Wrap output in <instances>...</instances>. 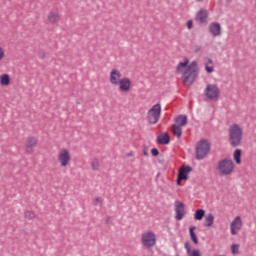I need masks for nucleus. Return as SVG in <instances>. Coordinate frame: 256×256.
Segmentation results:
<instances>
[{
  "mask_svg": "<svg viewBox=\"0 0 256 256\" xmlns=\"http://www.w3.org/2000/svg\"><path fill=\"white\" fill-rule=\"evenodd\" d=\"M126 157H133V153H128V154H126Z\"/></svg>",
  "mask_w": 256,
  "mask_h": 256,
  "instance_id": "38",
  "label": "nucleus"
},
{
  "mask_svg": "<svg viewBox=\"0 0 256 256\" xmlns=\"http://www.w3.org/2000/svg\"><path fill=\"white\" fill-rule=\"evenodd\" d=\"M159 175H161L160 173L157 174V177H159Z\"/></svg>",
  "mask_w": 256,
  "mask_h": 256,
  "instance_id": "39",
  "label": "nucleus"
},
{
  "mask_svg": "<svg viewBox=\"0 0 256 256\" xmlns=\"http://www.w3.org/2000/svg\"><path fill=\"white\" fill-rule=\"evenodd\" d=\"M231 252L233 253V255H238V253H239V244H232Z\"/></svg>",
  "mask_w": 256,
  "mask_h": 256,
  "instance_id": "29",
  "label": "nucleus"
},
{
  "mask_svg": "<svg viewBox=\"0 0 256 256\" xmlns=\"http://www.w3.org/2000/svg\"><path fill=\"white\" fill-rule=\"evenodd\" d=\"M204 95L210 99V101H213L219 97V88L215 84H208L204 91Z\"/></svg>",
  "mask_w": 256,
  "mask_h": 256,
  "instance_id": "7",
  "label": "nucleus"
},
{
  "mask_svg": "<svg viewBox=\"0 0 256 256\" xmlns=\"http://www.w3.org/2000/svg\"><path fill=\"white\" fill-rule=\"evenodd\" d=\"M184 248L186 249V253L188 256H201V254L199 253V250L191 251V244H189V242H186L184 244Z\"/></svg>",
  "mask_w": 256,
  "mask_h": 256,
  "instance_id": "20",
  "label": "nucleus"
},
{
  "mask_svg": "<svg viewBox=\"0 0 256 256\" xmlns=\"http://www.w3.org/2000/svg\"><path fill=\"white\" fill-rule=\"evenodd\" d=\"M241 227H243V222L241 217L237 216L230 224L231 235H237L241 231Z\"/></svg>",
  "mask_w": 256,
  "mask_h": 256,
  "instance_id": "11",
  "label": "nucleus"
},
{
  "mask_svg": "<svg viewBox=\"0 0 256 256\" xmlns=\"http://www.w3.org/2000/svg\"><path fill=\"white\" fill-rule=\"evenodd\" d=\"M215 221V216H213V214H208L205 217V227H212L213 226V222Z\"/></svg>",
  "mask_w": 256,
  "mask_h": 256,
  "instance_id": "22",
  "label": "nucleus"
},
{
  "mask_svg": "<svg viewBox=\"0 0 256 256\" xmlns=\"http://www.w3.org/2000/svg\"><path fill=\"white\" fill-rule=\"evenodd\" d=\"M174 121L178 127H185L187 125V115H179Z\"/></svg>",
  "mask_w": 256,
  "mask_h": 256,
  "instance_id": "18",
  "label": "nucleus"
},
{
  "mask_svg": "<svg viewBox=\"0 0 256 256\" xmlns=\"http://www.w3.org/2000/svg\"><path fill=\"white\" fill-rule=\"evenodd\" d=\"M207 19H209V12L205 9L199 10L195 16V21L200 23V25L207 23Z\"/></svg>",
  "mask_w": 256,
  "mask_h": 256,
  "instance_id": "12",
  "label": "nucleus"
},
{
  "mask_svg": "<svg viewBox=\"0 0 256 256\" xmlns=\"http://www.w3.org/2000/svg\"><path fill=\"white\" fill-rule=\"evenodd\" d=\"M229 144L231 147H239L243 141V129L238 124H232L228 129Z\"/></svg>",
  "mask_w": 256,
  "mask_h": 256,
  "instance_id": "2",
  "label": "nucleus"
},
{
  "mask_svg": "<svg viewBox=\"0 0 256 256\" xmlns=\"http://www.w3.org/2000/svg\"><path fill=\"white\" fill-rule=\"evenodd\" d=\"M91 167L93 171H99V160L97 158L91 161Z\"/></svg>",
  "mask_w": 256,
  "mask_h": 256,
  "instance_id": "27",
  "label": "nucleus"
},
{
  "mask_svg": "<svg viewBox=\"0 0 256 256\" xmlns=\"http://www.w3.org/2000/svg\"><path fill=\"white\" fill-rule=\"evenodd\" d=\"M207 60L209 65H213V60L211 58H208Z\"/></svg>",
  "mask_w": 256,
  "mask_h": 256,
  "instance_id": "37",
  "label": "nucleus"
},
{
  "mask_svg": "<svg viewBox=\"0 0 256 256\" xmlns=\"http://www.w3.org/2000/svg\"><path fill=\"white\" fill-rule=\"evenodd\" d=\"M58 161L61 167H67L69 162L71 161V155L69 154V150L62 149L58 154Z\"/></svg>",
  "mask_w": 256,
  "mask_h": 256,
  "instance_id": "10",
  "label": "nucleus"
},
{
  "mask_svg": "<svg viewBox=\"0 0 256 256\" xmlns=\"http://www.w3.org/2000/svg\"><path fill=\"white\" fill-rule=\"evenodd\" d=\"M24 217L26 219H35V212L27 210L24 212Z\"/></svg>",
  "mask_w": 256,
  "mask_h": 256,
  "instance_id": "28",
  "label": "nucleus"
},
{
  "mask_svg": "<svg viewBox=\"0 0 256 256\" xmlns=\"http://www.w3.org/2000/svg\"><path fill=\"white\" fill-rule=\"evenodd\" d=\"M151 155H152L153 157H158V155H159V150H158L157 148H153V149L151 150Z\"/></svg>",
  "mask_w": 256,
  "mask_h": 256,
  "instance_id": "31",
  "label": "nucleus"
},
{
  "mask_svg": "<svg viewBox=\"0 0 256 256\" xmlns=\"http://www.w3.org/2000/svg\"><path fill=\"white\" fill-rule=\"evenodd\" d=\"M11 83V78L9 77V74H3L0 77V85L7 86Z\"/></svg>",
  "mask_w": 256,
  "mask_h": 256,
  "instance_id": "24",
  "label": "nucleus"
},
{
  "mask_svg": "<svg viewBox=\"0 0 256 256\" xmlns=\"http://www.w3.org/2000/svg\"><path fill=\"white\" fill-rule=\"evenodd\" d=\"M195 229H196L195 226H191V227L189 228V233H190V238H191V240L193 241V243H194L195 245H197V244L199 243V239L197 238V234H195Z\"/></svg>",
  "mask_w": 256,
  "mask_h": 256,
  "instance_id": "21",
  "label": "nucleus"
},
{
  "mask_svg": "<svg viewBox=\"0 0 256 256\" xmlns=\"http://www.w3.org/2000/svg\"><path fill=\"white\" fill-rule=\"evenodd\" d=\"M209 31L212 37H219L221 35V24L219 22H212L209 25Z\"/></svg>",
  "mask_w": 256,
  "mask_h": 256,
  "instance_id": "15",
  "label": "nucleus"
},
{
  "mask_svg": "<svg viewBox=\"0 0 256 256\" xmlns=\"http://www.w3.org/2000/svg\"><path fill=\"white\" fill-rule=\"evenodd\" d=\"M241 149H236L233 154L234 161L237 165H241Z\"/></svg>",
  "mask_w": 256,
  "mask_h": 256,
  "instance_id": "25",
  "label": "nucleus"
},
{
  "mask_svg": "<svg viewBox=\"0 0 256 256\" xmlns=\"http://www.w3.org/2000/svg\"><path fill=\"white\" fill-rule=\"evenodd\" d=\"M143 153H144L145 157H149V152H147V149H144Z\"/></svg>",
  "mask_w": 256,
  "mask_h": 256,
  "instance_id": "36",
  "label": "nucleus"
},
{
  "mask_svg": "<svg viewBox=\"0 0 256 256\" xmlns=\"http://www.w3.org/2000/svg\"><path fill=\"white\" fill-rule=\"evenodd\" d=\"M191 171H193L191 166H182L178 172L177 185H181V181H187Z\"/></svg>",
  "mask_w": 256,
  "mask_h": 256,
  "instance_id": "8",
  "label": "nucleus"
},
{
  "mask_svg": "<svg viewBox=\"0 0 256 256\" xmlns=\"http://www.w3.org/2000/svg\"><path fill=\"white\" fill-rule=\"evenodd\" d=\"M39 57H40V59H45V57H46L45 51L40 50V51H39Z\"/></svg>",
  "mask_w": 256,
  "mask_h": 256,
  "instance_id": "34",
  "label": "nucleus"
},
{
  "mask_svg": "<svg viewBox=\"0 0 256 256\" xmlns=\"http://www.w3.org/2000/svg\"><path fill=\"white\" fill-rule=\"evenodd\" d=\"M174 207H175V219L176 221H181L183 217L185 216V204L179 200H176L174 202Z\"/></svg>",
  "mask_w": 256,
  "mask_h": 256,
  "instance_id": "9",
  "label": "nucleus"
},
{
  "mask_svg": "<svg viewBox=\"0 0 256 256\" xmlns=\"http://www.w3.org/2000/svg\"><path fill=\"white\" fill-rule=\"evenodd\" d=\"M25 147H26V153H29V154L33 153V149L37 147V138L33 136L28 137Z\"/></svg>",
  "mask_w": 256,
  "mask_h": 256,
  "instance_id": "14",
  "label": "nucleus"
},
{
  "mask_svg": "<svg viewBox=\"0 0 256 256\" xmlns=\"http://www.w3.org/2000/svg\"><path fill=\"white\" fill-rule=\"evenodd\" d=\"M147 121L150 125H156L161 119V104H155L148 110Z\"/></svg>",
  "mask_w": 256,
  "mask_h": 256,
  "instance_id": "4",
  "label": "nucleus"
},
{
  "mask_svg": "<svg viewBox=\"0 0 256 256\" xmlns=\"http://www.w3.org/2000/svg\"><path fill=\"white\" fill-rule=\"evenodd\" d=\"M234 167L233 160L225 158L218 162L217 171H219L220 175H231Z\"/></svg>",
  "mask_w": 256,
  "mask_h": 256,
  "instance_id": "5",
  "label": "nucleus"
},
{
  "mask_svg": "<svg viewBox=\"0 0 256 256\" xmlns=\"http://www.w3.org/2000/svg\"><path fill=\"white\" fill-rule=\"evenodd\" d=\"M205 217V210L203 209H197L196 212L194 213V219L196 221H201Z\"/></svg>",
  "mask_w": 256,
  "mask_h": 256,
  "instance_id": "26",
  "label": "nucleus"
},
{
  "mask_svg": "<svg viewBox=\"0 0 256 256\" xmlns=\"http://www.w3.org/2000/svg\"><path fill=\"white\" fill-rule=\"evenodd\" d=\"M171 131L178 139H180L181 135H183V129H181V126H177V124H173L171 126Z\"/></svg>",
  "mask_w": 256,
  "mask_h": 256,
  "instance_id": "19",
  "label": "nucleus"
},
{
  "mask_svg": "<svg viewBox=\"0 0 256 256\" xmlns=\"http://www.w3.org/2000/svg\"><path fill=\"white\" fill-rule=\"evenodd\" d=\"M205 69L207 73H213L214 71V67L213 66H209V64L205 65Z\"/></svg>",
  "mask_w": 256,
  "mask_h": 256,
  "instance_id": "30",
  "label": "nucleus"
},
{
  "mask_svg": "<svg viewBox=\"0 0 256 256\" xmlns=\"http://www.w3.org/2000/svg\"><path fill=\"white\" fill-rule=\"evenodd\" d=\"M185 71L182 74V79L184 85H193L197 77H199V68L197 66V61H192L189 64V60L186 59L184 62L178 63L176 71L181 73V70L185 68Z\"/></svg>",
  "mask_w": 256,
  "mask_h": 256,
  "instance_id": "1",
  "label": "nucleus"
},
{
  "mask_svg": "<svg viewBox=\"0 0 256 256\" xmlns=\"http://www.w3.org/2000/svg\"><path fill=\"white\" fill-rule=\"evenodd\" d=\"M95 201H96V203H103V200H102L100 197H97V198L95 199Z\"/></svg>",
  "mask_w": 256,
  "mask_h": 256,
  "instance_id": "35",
  "label": "nucleus"
},
{
  "mask_svg": "<svg viewBox=\"0 0 256 256\" xmlns=\"http://www.w3.org/2000/svg\"><path fill=\"white\" fill-rule=\"evenodd\" d=\"M120 91H123L124 93L129 92V89H131V80L127 77H124L120 79L118 82Z\"/></svg>",
  "mask_w": 256,
  "mask_h": 256,
  "instance_id": "13",
  "label": "nucleus"
},
{
  "mask_svg": "<svg viewBox=\"0 0 256 256\" xmlns=\"http://www.w3.org/2000/svg\"><path fill=\"white\" fill-rule=\"evenodd\" d=\"M5 58V50H3V47L0 46V61H3Z\"/></svg>",
  "mask_w": 256,
  "mask_h": 256,
  "instance_id": "32",
  "label": "nucleus"
},
{
  "mask_svg": "<svg viewBox=\"0 0 256 256\" xmlns=\"http://www.w3.org/2000/svg\"><path fill=\"white\" fill-rule=\"evenodd\" d=\"M48 21L49 23H57V21H59V13L50 12L48 15Z\"/></svg>",
  "mask_w": 256,
  "mask_h": 256,
  "instance_id": "23",
  "label": "nucleus"
},
{
  "mask_svg": "<svg viewBox=\"0 0 256 256\" xmlns=\"http://www.w3.org/2000/svg\"><path fill=\"white\" fill-rule=\"evenodd\" d=\"M158 145H169L171 143V137L169 134L164 133L157 136Z\"/></svg>",
  "mask_w": 256,
  "mask_h": 256,
  "instance_id": "17",
  "label": "nucleus"
},
{
  "mask_svg": "<svg viewBox=\"0 0 256 256\" xmlns=\"http://www.w3.org/2000/svg\"><path fill=\"white\" fill-rule=\"evenodd\" d=\"M121 81V72L117 69H112L110 72V83L112 85H119Z\"/></svg>",
  "mask_w": 256,
  "mask_h": 256,
  "instance_id": "16",
  "label": "nucleus"
},
{
  "mask_svg": "<svg viewBox=\"0 0 256 256\" xmlns=\"http://www.w3.org/2000/svg\"><path fill=\"white\" fill-rule=\"evenodd\" d=\"M210 151L211 144L209 143V141L207 139H201L196 145L195 159L197 161H203V159H205V157L209 155Z\"/></svg>",
  "mask_w": 256,
  "mask_h": 256,
  "instance_id": "3",
  "label": "nucleus"
},
{
  "mask_svg": "<svg viewBox=\"0 0 256 256\" xmlns=\"http://www.w3.org/2000/svg\"><path fill=\"white\" fill-rule=\"evenodd\" d=\"M141 243L147 249L151 247H155L157 243V237L155 236V232L147 231L142 234Z\"/></svg>",
  "mask_w": 256,
  "mask_h": 256,
  "instance_id": "6",
  "label": "nucleus"
},
{
  "mask_svg": "<svg viewBox=\"0 0 256 256\" xmlns=\"http://www.w3.org/2000/svg\"><path fill=\"white\" fill-rule=\"evenodd\" d=\"M187 29H193V20H188L186 23Z\"/></svg>",
  "mask_w": 256,
  "mask_h": 256,
  "instance_id": "33",
  "label": "nucleus"
}]
</instances>
